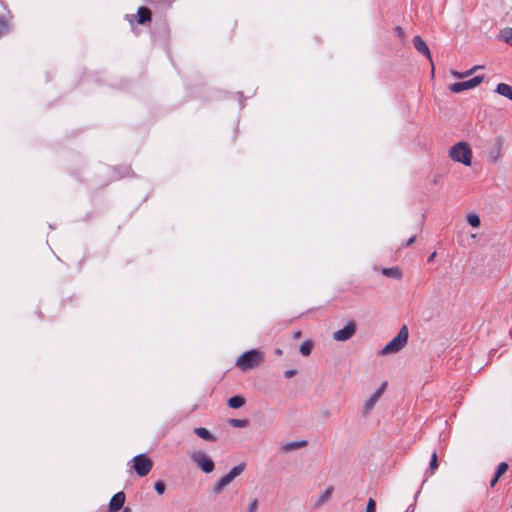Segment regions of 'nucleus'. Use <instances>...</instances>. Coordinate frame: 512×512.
Here are the masks:
<instances>
[{
  "label": "nucleus",
  "mask_w": 512,
  "mask_h": 512,
  "mask_svg": "<svg viewBox=\"0 0 512 512\" xmlns=\"http://www.w3.org/2000/svg\"><path fill=\"white\" fill-rule=\"evenodd\" d=\"M409 332L406 325H403L398 334L389 341L379 352L380 355L394 354L402 350L408 342Z\"/></svg>",
  "instance_id": "1"
},
{
  "label": "nucleus",
  "mask_w": 512,
  "mask_h": 512,
  "mask_svg": "<svg viewBox=\"0 0 512 512\" xmlns=\"http://www.w3.org/2000/svg\"><path fill=\"white\" fill-rule=\"evenodd\" d=\"M264 360V354L256 349L247 351L236 360V366L242 371L258 367Z\"/></svg>",
  "instance_id": "2"
},
{
  "label": "nucleus",
  "mask_w": 512,
  "mask_h": 512,
  "mask_svg": "<svg viewBox=\"0 0 512 512\" xmlns=\"http://www.w3.org/2000/svg\"><path fill=\"white\" fill-rule=\"evenodd\" d=\"M450 159L455 162L470 166L472 162V150L468 143L460 141L450 147Z\"/></svg>",
  "instance_id": "3"
},
{
  "label": "nucleus",
  "mask_w": 512,
  "mask_h": 512,
  "mask_svg": "<svg viewBox=\"0 0 512 512\" xmlns=\"http://www.w3.org/2000/svg\"><path fill=\"white\" fill-rule=\"evenodd\" d=\"M246 464L240 463L237 466L233 467L226 475L221 477L214 485L213 492L215 494H220L223 490L236 478L238 477L245 469Z\"/></svg>",
  "instance_id": "4"
},
{
  "label": "nucleus",
  "mask_w": 512,
  "mask_h": 512,
  "mask_svg": "<svg viewBox=\"0 0 512 512\" xmlns=\"http://www.w3.org/2000/svg\"><path fill=\"white\" fill-rule=\"evenodd\" d=\"M132 462L135 472L140 477L148 475L153 467V461L145 454L135 456Z\"/></svg>",
  "instance_id": "5"
},
{
  "label": "nucleus",
  "mask_w": 512,
  "mask_h": 512,
  "mask_svg": "<svg viewBox=\"0 0 512 512\" xmlns=\"http://www.w3.org/2000/svg\"><path fill=\"white\" fill-rule=\"evenodd\" d=\"M191 461L204 473H211L215 468L212 459L203 452H194L190 455Z\"/></svg>",
  "instance_id": "6"
},
{
  "label": "nucleus",
  "mask_w": 512,
  "mask_h": 512,
  "mask_svg": "<svg viewBox=\"0 0 512 512\" xmlns=\"http://www.w3.org/2000/svg\"><path fill=\"white\" fill-rule=\"evenodd\" d=\"M126 20L132 25L137 23L139 25H147L152 20V12L148 7L142 6L137 10L136 14L126 15Z\"/></svg>",
  "instance_id": "7"
},
{
  "label": "nucleus",
  "mask_w": 512,
  "mask_h": 512,
  "mask_svg": "<svg viewBox=\"0 0 512 512\" xmlns=\"http://www.w3.org/2000/svg\"><path fill=\"white\" fill-rule=\"evenodd\" d=\"M483 80H484L483 75H477L469 80L450 84V92L460 93L464 90L472 89V88L478 86L480 83H482Z\"/></svg>",
  "instance_id": "8"
},
{
  "label": "nucleus",
  "mask_w": 512,
  "mask_h": 512,
  "mask_svg": "<svg viewBox=\"0 0 512 512\" xmlns=\"http://www.w3.org/2000/svg\"><path fill=\"white\" fill-rule=\"evenodd\" d=\"M357 330V325L354 320L349 321L344 328L337 330L333 333V339L338 342H344L351 339Z\"/></svg>",
  "instance_id": "9"
},
{
  "label": "nucleus",
  "mask_w": 512,
  "mask_h": 512,
  "mask_svg": "<svg viewBox=\"0 0 512 512\" xmlns=\"http://www.w3.org/2000/svg\"><path fill=\"white\" fill-rule=\"evenodd\" d=\"M125 493L120 491L116 493L110 500L109 503V512H117L121 510L125 503Z\"/></svg>",
  "instance_id": "10"
},
{
  "label": "nucleus",
  "mask_w": 512,
  "mask_h": 512,
  "mask_svg": "<svg viewBox=\"0 0 512 512\" xmlns=\"http://www.w3.org/2000/svg\"><path fill=\"white\" fill-rule=\"evenodd\" d=\"M413 45L419 53H421L422 55L427 57L430 60V62L432 63L430 50H429L427 44L425 43V41L420 36H415L413 38Z\"/></svg>",
  "instance_id": "11"
},
{
  "label": "nucleus",
  "mask_w": 512,
  "mask_h": 512,
  "mask_svg": "<svg viewBox=\"0 0 512 512\" xmlns=\"http://www.w3.org/2000/svg\"><path fill=\"white\" fill-rule=\"evenodd\" d=\"M193 432L200 438L208 442H216L217 438L206 428L197 427L194 428Z\"/></svg>",
  "instance_id": "12"
},
{
  "label": "nucleus",
  "mask_w": 512,
  "mask_h": 512,
  "mask_svg": "<svg viewBox=\"0 0 512 512\" xmlns=\"http://www.w3.org/2000/svg\"><path fill=\"white\" fill-rule=\"evenodd\" d=\"M495 92L512 101V86L505 83H499L496 86Z\"/></svg>",
  "instance_id": "13"
},
{
  "label": "nucleus",
  "mask_w": 512,
  "mask_h": 512,
  "mask_svg": "<svg viewBox=\"0 0 512 512\" xmlns=\"http://www.w3.org/2000/svg\"><path fill=\"white\" fill-rule=\"evenodd\" d=\"M382 274L388 278L401 279L402 271L398 267L383 268Z\"/></svg>",
  "instance_id": "14"
},
{
  "label": "nucleus",
  "mask_w": 512,
  "mask_h": 512,
  "mask_svg": "<svg viewBox=\"0 0 512 512\" xmlns=\"http://www.w3.org/2000/svg\"><path fill=\"white\" fill-rule=\"evenodd\" d=\"M480 68H483V66H473L471 69H469L465 72H458L456 70H450V75H452L458 79H461V78L468 77V76L472 75L477 69H480Z\"/></svg>",
  "instance_id": "15"
},
{
  "label": "nucleus",
  "mask_w": 512,
  "mask_h": 512,
  "mask_svg": "<svg viewBox=\"0 0 512 512\" xmlns=\"http://www.w3.org/2000/svg\"><path fill=\"white\" fill-rule=\"evenodd\" d=\"M245 404V398L242 396H233L228 400V406L233 409L241 408Z\"/></svg>",
  "instance_id": "16"
},
{
  "label": "nucleus",
  "mask_w": 512,
  "mask_h": 512,
  "mask_svg": "<svg viewBox=\"0 0 512 512\" xmlns=\"http://www.w3.org/2000/svg\"><path fill=\"white\" fill-rule=\"evenodd\" d=\"M307 445V441L303 440V441H296V442H290V443H287L285 444L283 447H282V450L283 451H293V450H297V449H300V448H303Z\"/></svg>",
  "instance_id": "17"
},
{
  "label": "nucleus",
  "mask_w": 512,
  "mask_h": 512,
  "mask_svg": "<svg viewBox=\"0 0 512 512\" xmlns=\"http://www.w3.org/2000/svg\"><path fill=\"white\" fill-rule=\"evenodd\" d=\"M332 493H333V487H332V486H330V487H328V488L324 491V493L320 496V498H319V499H318V501L316 502V506H317V507H320V506H322L323 504H325V503L328 501V499L330 498V496L332 495Z\"/></svg>",
  "instance_id": "18"
},
{
  "label": "nucleus",
  "mask_w": 512,
  "mask_h": 512,
  "mask_svg": "<svg viewBox=\"0 0 512 512\" xmlns=\"http://www.w3.org/2000/svg\"><path fill=\"white\" fill-rule=\"evenodd\" d=\"M313 348V343L309 340L304 341L300 346V353L303 356H309Z\"/></svg>",
  "instance_id": "19"
},
{
  "label": "nucleus",
  "mask_w": 512,
  "mask_h": 512,
  "mask_svg": "<svg viewBox=\"0 0 512 512\" xmlns=\"http://www.w3.org/2000/svg\"><path fill=\"white\" fill-rule=\"evenodd\" d=\"M228 423L236 428H245L249 425V420L247 419H229Z\"/></svg>",
  "instance_id": "20"
},
{
  "label": "nucleus",
  "mask_w": 512,
  "mask_h": 512,
  "mask_svg": "<svg viewBox=\"0 0 512 512\" xmlns=\"http://www.w3.org/2000/svg\"><path fill=\"white\" fill-rule=\"evenodd\" d=\"M467 221L474 228L479 227L480 223H481L480 217L477 214H475V213L468 214Z\"/></svg>",
  "instance_id": "21"
},
{
  "label": "nucleus",
  "mask_w": 512,
  "mask_h": 512,
  "mask_svg": "<svg viewBox=\"0 0 512 512\" xmlns=\"http://www.w3.org/2000/svg\"><path fill=\"white\" fill-rule=\"evenodd\" d=\"M502 39L512 46V28H506L501 32Z\"/></svg>",
  "instance_id": "22"
},
{
  "label": "nucleus",
  "mask_w": 512,
  "mask_h": 512,
  "mask_svg": "<svg viewBox=\"0 0 512 512\" xmlns=\"http://www.w3.org/2000/svg\"><path fill=\"white\" fill-rule=\"evenodd\" d=\"M377 401L378 400L374 396H371L364 404V413H369Z\"/></svg>",
  "instance_id": "23"
},
{
  "label": "nucleus",
  "mask_w": 512,
  "mask_h": 512,
  "mask_svg": "<svg viewBox=\"0 0 512 512\" xmlns=\"http://www.w3.org/2000/svg\"><path fill=\"white\" fill-rule=\"evenodd\" d=\"M437 468H438V457H437V453L433 452V454L431 456V461L429 464L430 473L433 474Z\"/></svg>",
  "instance_id": "24"
},
{
  "label": "nucleus",
  "mask_w": 512,
  "mask_h": 512,
  "mask_svg": "<svg viewBox=\"0 0 512 512\" xmlns=\"http://www.w3.org/2000/svg\"><path fill=\"white\" fill-rule=\"evenodd\" d=\"M508 469V464L506 462H501L495 471V476L500 478Z\"/></svg>",
  "instance_id": "25"
},
{
  "label": "nucleus",
  "mask_w": 512,
  "mask_h": 512,
  "mask_svg": "<svg viewBox=\"0 0 512 512\" xmlns=\"http://www.w3.org/2000/svg\"><path fill=\"white\" fill-rule=\"evenodd\" d=\"M154 488H155L156 492H157L159 495H161V494H163V493L165 492V488H166V486H165V483H164V482H162V481H157V482H155V484H154Z\"/></svg>",
  "instance_id": "26"
},
{
  "label": "nucleus",
  "mask_w": 512,
  "mask_h": 512,
  "mask_svg": "<svg viewBox=\"0 0 512 512\" xmlns=\"http://www.w3.org/2000/svg\"><path fill=\"white\" fill-rule=\"evenodd\" d=\"M258 506H259L258 500L257 499H253L250 502L246 512H257L258 511Z\"/></svg>",
  "instance_id": "27"
},
{
  "label": "nucleus",
  "mask_w": 512,
  "mask_h": 512,
  "mask_svg": "<svg viewBox=\"0 0 512 512\" xmlns=\"http://www.w3.org/2000/svg\"><path fill=\"white\" fill-rule=\"evenodd\" d=\"M365 512H376V502L373 498L368 500Z\"/></svg>",
  "instance_id": "28"
},
{
  "label": "nucleus",
  "mask_w": 512,
  "mask_h": 512,
  "mask_svg": "<svg viewBox=\"0 0 512 512\" xmlns=\"http://www.w3.org/2000/svg\"><path fill=\"white\" fill-rule=\"evenodd\" d=\"M387 383L384 382L381 384V386L374 392L372 396H374L377 400L380 398V396L384 393L386 389Z\"/></svg>",
  "instance_id": "29"
},
{
  "label": "nucleus",
  "mask_w": 512,
  "mask_h": 512,
  "mask_svg": "<svg viewBox=\"0 0 512 512\" xmlns=\"http://www.w3.org/2000/svg\"><path fill=\"white\" fill-rule=\"evenodd\" d=\"M7 29V22L3 17L0 18V34Z\"/></svg>",
  "instance_id": "30"
},
{
  "label": "nucleus",
  "mask_w": 512,
  "mask_h": 512,
  "mask_svg": "<svg viewBox=\"0 0 512 512\" xmlns=\"http://www.w3.org/2000/svg\"><path fill=\"white\" fill-rule=\"evenodd\" d=\"M395 34H396L398 37H400V38H404V36H405V33H404L403 29H402L400 26H397V27L395 28Z\"/></svg>",
  "instance_id": "31"
},
{
  "label": "nucleus",
  "mask_w": 512,
  "mask_h": 512,
  "mask_svg": "<svg viewBox=\"0 0 512 512\" xmlns=\"http://www.w3.org/2000/svg\"><path fill=\"white\" fill-rule=\"evenodd\" d=\"M416 240V234H413L405 244V247L412 245Z\"/></svg>",
  "instance_id": "32"
},
{
  "label": "nucleus",
  "mask_w": 512,
  "mask_h": 512,
  "mask_svg": "<svg viewBox=\"0 0 512 512\" xmlns=\"http://www.w3.org/2000/svg\"><path fill=\"white\" fill-rule=\"evenodd\" d=\"M297 371L296 370H287L285 372V377L286 378H291L293 377L294 375H296Z\"/></svg>",
  "instance_id": "33"
},
{
  "label": "nucleus",
  "mask_w": 512,
  "mask_h": 512,
  "mask_svg": "<svg viewBox=\"0 0 512 512\" xmlns=\"http://www.w3.org/2000/svg\"><path fill=\"white\" fill-rule=\"evenodd\" d=\"M498 480L499 478L494 475V477L490 481V487H494L497 484Z\"/></svg>",
  "instance_id": "34"
},
{
  "label": "nucleus",
  "mask_w": 512,
  "mask_h": 512,
  "mask_svg": "<svg viewBox=\"0 0 512 512\" xmlns=\"http://www.w3.org/2000/svg\"><path fill=\"white\" fill-rule=\"evenodd\" d=\"M301 336H302V332H301L300 330L295 331V332L293 333V338H294V339H299Z\"/></svg>",
  "instance_id": "35"
},
{
  "label": "nucleus",
  "mask_w": 512,
  "mask_h": 512,
  "mask_svg": "<svg viewBox=\"0 0 512 512\" xmlns=\"http://www.w3.org/2000/svg\"><path fill=\"white\" fill-rule=\"evenodd\" d=\"M501 144H502L501 138H497V149H498V151L500 150Z\"/></svg>",
  "instance_id": "36"
},
{
  "label": "nucleus",
  "mask_w": 512,
  "mask_h": 512,
  "mask_svg": "<svg viewBox=\"0 0 512 512\" xmlns=\"http://www.w3.org/2000/svg\"><path fill=\"white\" fill-rule=\"evenodd\" d=\"M121 512H132V510L129 507H125V508L122 509Z\"/></svg>",
  "instance_id": "37"
},
{
  "label": "nucleus",
  "mask_w": 512,
  "mask_h": 512,
  "mask_svg": "<svg viewBox=\"0 0 512 512\" xmlns=\"http://www.w3.org/2000/svg\"><path fill=\"white\" fill-rule=\"evenodd\" d=\"M436 256V253H432L431 256L429 257L428 261H433L434 260V257Z\"/></svg>",
  "instance_id": "38"
},
{
  "label": "nucleus",
  "mask_w": 512,
  "mask_h": 512,
  "mask_svg": "<svg viewBox=\"0 0 512 512\" xmlns=\"http://www.w3.org/2000/svg\"><path fill=\"white\" fill-rule=\"evenodd\" d=\"M275 353H276L277 355H282V350H281V349H276Z\"/></svg>",
  "instance_id": "39"
},
{
  "label": "nucleus",
  "mask_w": 512,
  "mask_h": 512,
  "mask_svg": "<svg viewBox=\"0 0 512 512\" xmlns=\"http://www.w3.org/2000/svg\"><path fill=\"white\" fill-rule=\"evenodd\" d=\"M454 352H455V349H454V348L450 350V358H451L452 356H454Z\"/></svg>",
  "instance_id": "40"
},
{
  "label": "nucleus",
  "mask_w": 512,
  "mask_h": 512,
  "mask_svg": "<svg viewBox=\"0 0 512 512\" xmlns=\"http://www.w3.org/2000/svg\"><path fill=\"white\" fill-rule=\"evenodd\" d=\"M406 512H414V509L408 508Z\"/></svg>",
  "instance_id": "41"
},
{
  "label": "nucleus",
  "mask_w": 512,
  "mask_h": 512,
  "mask_svg": "<svg viewBox=\"0 0 512 512\" xmlns=\"http://www.w3.org/2000/svg\"><path fill=\"white\" fill-rule=\"evenodd\" d=\"M406 512H414V509L408 508Z\"/></svg>",
  "instance_id": "42"
},
{
  "label": "nucleus",
  "mask_w": 512,
  "mask_h": 512,
  "mask_svg": "<svg viewBox=\"0 0 512 512\" xmlns=\"http://www.w3.org/2000/svg\"><path fill=\"white\" fill-rule=\"evenodd\" d=\"M406 512H414V509L408 508Z\"/></svg>",
  "instance_id": "43"
},
{
  "label": "nucleus",
  "mask_w": 512,
  "mask_h": 512,
  "mask_svg": "<svg viewBox=\"0 0 512 512\" xmlns=\"http://www.w3.org/2000/svg\"><path fill=\"white\" fill-rule=\"evenodd\" d=\"M493 161H496L497 160V156H491Z\"/></svg>",
  "instance_id": "44"
}]
</instances>
